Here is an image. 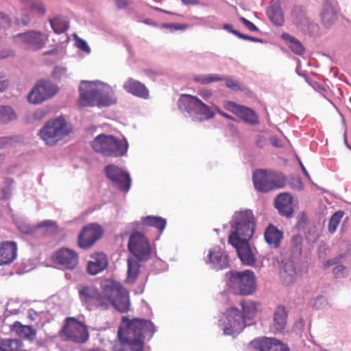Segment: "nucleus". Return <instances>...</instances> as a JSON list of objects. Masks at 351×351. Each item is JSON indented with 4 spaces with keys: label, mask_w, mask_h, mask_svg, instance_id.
<instances>
[{
    "label": "nucleus",
    "mask_w": 351,
    "mask_h": 351,
    "mask_svg": "<svg viewBox=\"0 0 351 351\" xmlns=\"http://www.w3.org/2000/svg\"><path fill=\"white\" fill-rule=\"evenodd\" d=\"M101 288L102 290L99 292L91 285H77V289L81 302L89 310L94 307L106 309L111 306L121 313L129 310V295L120 283L107 280L102 282Z\"/></svg>",
    "instance_id": "f257e3e1"
},
{
    "label": "nucleus",
    "mask_w": 351,
    "mask_h": 351,
    "mask_svg": "<svg viewBox=\"0 0 351 351\" xmlns=\"http://www.w3.org/2000/svg\"><path fill=\"white\" fill-rule=\"evenodd\" d=\"M155 332V326L150 320L138 318L129 320L123 317L118 331L120 345L115 346L114 351H143V339H150Z\"/></svg>",
    "instance_id": "f03ea898"
},
{
    "label": "nucleus",
    "mask_w": 351,
    "mask_h": 351,
    "mask_svg": "<svg viewBox=\"0 0 351 351\" xmlns=\"http://www.w3.org/2000/svg\"><path fill=\"white\" fill-rule=\"evenodd\" d=\"M79 91L78 102L81 106H109L117 101L112 87L99 80L82 81Z\"/></svg>",
    "instance_id": "7ed1b4c3"
},
{
    "label": "nucleus",
    "mask_w": 351,
    "mask_h": 351,
    "mask_svg": "<svg viewBox=\"0 0 351 351\" xmlns=\"http://www.w3.org/2000/svg\"><path fill=\"white\" fill-rule=\"evenodd\" d=\"M178 106L185 117H190L195 121H202L213 118L216 110L223 117L232 119L230 115L219 110L215 105L209 106L197 97L191 95H182L178 101Z\"/></svg>",
    "instance_id": "20e7f679"
},
{
    "label": "nucleus",
    "mask_w": 351,
    "mask_h": 351,
    "mask_svg": "<svg viewBox=\"0 0 351 351\" xmlns=\"http://www.w3.org/2000/svg\"><path fill=\"white\" fill-rule=\"evenodd\" d=\"M232 232L229 236V243H237V240L249 241L254 231L255 219L251 210L246 209L235 212L231 221Z\"/></svg>",
    "instance_id": "39448f33"
},
{
    "label": "nucleus",
    "mask_w": 351,
    "mask_h": 351,
    "mask_svg": "<svg viewBox=\"0 0 351 351\" xmlns=\"http://www.w3.org/2000/svg\"><path fill=\"white\" fill-rule=\"evenodd\" d=\"M93 150L104 156L120 157L125 155L128 143L125 138L119 139L112 135L101 134L91 143Z\"/></svg>",
    "instance_id": "423d86ee"
},
{
    "label": "nucleus",
    "mask_w": 351,
    "mask_h": 351,
    "mask_svg": "<svg viewBox=\"0 0 351 351\" xmlns=\"http://www.w3.org/2000/svg\"><path fill=\"white\" fill-rule=\"evenodd\" d=\"M71 126L62 117L48 121L39 130V136L49 146H53L68 136L71 132Z\"/></svg>",
    "instance_id": "0eeeda50"
},
{
    "label": "nucleus",
    "mask_w": 351,
    "mask_h": 351,
    "mask_svg": "<svg viewBox=\"0 0 351 351\" xmlns=\"http://www.w3.org/2000/svg\"><path fill=\"white\" fill-rule=\"evenodd\" d=\"M253 182L257 191L267 193L276 189L284 188L286 184V177L279 171L258 169L253 174Z\"/></svg>",
    "instance_id": "6e6552de"
},
{
    "label": "nucleus",
    "mask_w": 351,
    "mask_h": 351,
    "mask_svg": "<svg viewBox=\"0 0 351 351\" xmlns=\"http://www.w3.org/2000/svg\"><path fill=\"white\" fill-rule=\"evenodd\" d=\"M229 275L228 285L236 294L250 295L254 291L256 284L253 271L250 270L231 271Z\"/></svg>",
    "instance_id": "1a4fd4ad"
},
{
    "label": "nucleus",
    "mask_w": 351,
    "mask_h": 351,
    "mask_svg": "<svg viewBox=\"0 0 351 351\" xmlns=\"http://www.w3.org/2000/svg\"><path fill=\"white\" fill-rule=\"evenodd\" d=\"M218 326L225 335L234 336L243 330L246 324L240 311L237 308L231 307L222 314Z\"/></svg>",
    "instance_id": "9d476101"
},
{
    "label": "nucleus",
    "mask_w": 351,
    "mask_h": 351,
    "mask_svg": "<svg viewBox=\"0 0 351 351\" xmlns=\"http://www.w3.org/2000/svg\"><path fill=\"white\" fill-rule=\"evenodd\" d=\"M61 333L65 339L77 343H84L89 337L86 326L74 317L66 319Z\"/></svg>",
    "instance_id": "9b49d317"
},
{
    "label": "nucleus",
    "mask_w": 351,
    "mask_h": 351,
    "mask_svg": "<svg viewBox=\"0 0 351 351\" xmlns=\"http://www.w3.org/2000/svg\"><path fill=\"white\" fill-rule=\"evenodd\" d=\"M128 250L140 261H147L152 255L153 250L147 237L141 232L132 233L128 241Z\"/></svg>",
    "instance_id": "f8f14e48"
},
{
    "label": "nucleus",
    "mask_w": 351,
    "mask_h": 351,
    "mask_svg": "<svg viewBox=\"0 0 351 351\" xmlns=\"http://www.w3.org/2000/svg\"><path fill=\"white\" fill-rule=\"evenodd\" d=\"M58 92L56 84L49 81H40L32 89L28 95L30 103L38 104L54 96Z\"/></svg>",
    "instance_id": "ddd939ff"
},
{
    "label": "nucleus",
    "mask_w": 351,
    "mask_h": 351,
    "mask_svg": "<svg viewBox=\"0 0 351 351\" xmlns=\"http://www.w3.org/2000/svg\"><path fill=\"white\" fill-rule=\"evenodd\" d=\"M48 40V35L38 31L31 30L18 34L14 37V42L24 45L33 49H40L45 47Z\"/></svg>",
    "instance_id": "4468645a"
},
{
    "label": "nucleus",
    "mask_w": 351,
    "mask_h": 351,
    "mask_svg": "<svg viewBox=\"0 0 351 351\" xmlns=\"http://www.w3.org/2000/svg\"><path fill=\"white\" fill-rule=\"evenodd\" d=\"M105 172L107 178L121 191L128 192L130 190L131 178L128 172L114 165L106 166Z\"/></svg>",
    "instance_id": "2eb2a0df"
},
{
    "label": "nucleus",
    "mask_w": 351,
    "mask_h": 351,
    "mask_svg": "<svg viewBox=\"0 0 351 351\" xmlns=\"http://www.w3.org/2000/svg\"><path fill=\"white\" fill-rule=\"evenodd\" d=\"M279 268L280 277L286 285L294 283L300 275L298 263L290 257L280 258Z\"/></svg>",
    "instance_id": "dca6fc26"
},
{
    "label": "nucleus",
    "mask_w": 351,
    "mask_h": 351,
    "mask_svg": "<svg viewBox=\"0 0 351 351\" xmlns=\"http://www.w3.org/2000/svg\"><path fill=\"white\" fill-rule=\"evenodd\" d=\"M103 234L102 228L97 223H89L84 226L78 236V244L82 248L86 249L99 239Z\"/></svg>",
    "instance_id": "f3484780"
},
{
    "label": "nucleus",
    "mask_w": 351,
    "mask_h": 351,
    "mask_svg": "<svg viewBox=\"0 0 351 351\" xmlns=\"http://www.w3.org/2000/svg\"><path fill=\"white\" fill-rule=\"evenodd\" d=\"M204 261L206 265L216 271L226 269L229 266L228 255L219 246L209 249Z\"/></svg>",
    "instance_id": "a211bd4d"
},
{
    "label": "nucleus",
    "mask_w": 351,
    "mask_h": 351,
    "mask_svg": "<svg viewBox=\"0 0 351 351\" xmlns=\"http://www.w3.org/2000/svg\"><path fill=\"white\" fill-rule=\"evenodd\" d=\"M251 345L259 351H289L288 346L275 338L263 337L254 339Z\"/></svg>",
    "instance_id": "6ab92c4d"
},
{
    "label": "nucleus",
    "mask_w": 351,
    "mask_h": 351,
    "mask_svg": "<svg viewBox=\"0 0 351 351\" xmlns=\"http://www.w3.org/2000/svg\"><path fill=\"white\" fill-rule=\"evenodd\" d=\"M337 5L335 0H325L320 14L322 24L328 27L337 20Z\"/></svg>",
    "instance_id": "aec40b11"
},
{
    "label": "nucleus",
    "mask_w": 351,
    "mask_h": 351,
    "mask_svg": "<svg viewBox=\"0 0 351 351\" xmlns=\"http://www.w3.org/2000/svg\"><path fill=\"white\" fill-rule=\"evenodd\" d=\"M56 262L66 269H74L77 263V255L72 250L68 248H62L59 250L55 255Z\"/></svg>",
    "instance_id": "412c9836"
},
{
    "label": "nucleus",
    "mask_w": 351,
    "mask_h": 351,
    "mask_svg": "<svg viewBox=\"0 0 351 351\" xmlns=\"http://www.w3.org/2000/svg\"><path fill=\"white\" fill-rule=\"evenodd\" d=\"M237 241L236 244H230L236 248L241 261L245 265H252L255 263V257L252 249L249 246L248 241L237 239Z\"/></svg>",
    "instance_id": "4be33fe9"
},
{
    "label": "nucleus",
    "mask_w": 351,
    "mask_h": 351,
    "mask_svg": "<svg viewBox=\"0 0 351 351\" xmlns=\"http://www.w3.org/2000/svg\"><path fill=\"white\" fill-rule=\"evenodd\" d=\"M108 265V258L104 253H94L88 263L87 271L90 275H97L106 269Z\"/></svg>",
    "instance_id": "5701e85b"
},
{
    "label": "nucleus",
    "mask_w": 351,
    "mask_h": 351,
    "mask_svg": "<svg viewBox=\"0 0 351 351\" xmlns=\"http://www.w3.org/2000/svg\"><path fill=\"white\" fill-rule=\"evenodd\" d=\"M292 14L294 18V23L302 31L306 33H313L316 31L317 25L307 17L300 8H295Z\"/></svg>",
    "instance_id": "b1692460"
},
{
    "label": "nucleus",
    "mask_w": 351,
    "mask_h": 351,
    "mask_svg": "<svg viewBox=\"0 0 351 351\" xmlns=\"http://www.w3.org/2000/svg\"><path fill=\"white\" fill-rule=\"evenodd\" d=\"M275 206L282 215L291 217L293 213L292 196L289 193L279 194L276 198Z\"/></svg>",
    "instance_id": "393cba45"
},
{
    "label": "nucleus",
    "mask_w": 351,
    "mask_h": 351,
    "mask_svg": "<svg viewBox=\"0 0 351 351\" xmlns=\"http://www.w3.org/2000/svg\"><path fill=\"white\" fill-rule=\"evenodd\" d=\"M17 254V245L14 241H5L0 244V265L13 262Z\"/></svg>",
    "instance_id": "a878e982"
},
{
    "label": "nucleus",
    "mask_w": 351,
    "mask_h": 351,
    "mask_svg": "<svg viewBox=\"0 0 351 351\" xmlns=\"http://www.w3.org/2000/svg\"><path fill=\"white\" fill-rule=\"evenodd\" d=\"M125 90L133 95L147 99L149 91L144 84L132 78H129L123 84Z\"/></svg>",
    "instance_id": "bb28decb"
},
{
    "label": "nucleus",
    "mask_w": 351,
    "mask_h": 351,
    "mask_svg": "<svg viewBox=\"0 0 351 351\" xmlns=\"http://www.w3.org/2000/svg\"><path fill=\"white\" fill-rule=\"evenodd\" d=\"M287 323V313L284 307L278 306L274 314L273 324L270 326V330L276 333L281 332Z\"/></svg>",
    "instance_id": "cd10ccee"
},
{
    "label": "nucleus",
    "mask_w": 351,
    "mask_h": 351,
    "mask_svg": "<svg viewBox=\"0 0 351 351\" xmlns=\"http://www.w3.org/2000/svg\"><path fill=\"white\" fill-rule=\"evenodd\" d=\"M264 236L266 242L270 246L277 247L283 237V232L275 226L270 224L265 229Z\"/></svg>",
    "instance_id": "c85d7f7f"
},
{
    "label": "nucleus",
    "mask_w": 351,
    "mask_h": 351,
    "mask_svg": "<svg viewBox=\"0 0 351 351\" xmlns=\"http://www.w3.org/2000/svg\"><path fill=\"white\" fill-rule=\"evenodd\" d=\"M237 116L249 125H256L259 122L256 113L252 108L244 106H241Z\"/></svg>",
    "instance_id": "c756f323"
},
{
    "label": "nucleus",
    "mask_w": 351,
    "mask_h": 351,
    "mask_svg": "<svg viewBox=\"0 0 351 351\" xmlns=\"http://www.w3.org/2000/svg\"><path fill=\"white\" fill-rule=\"evenodd\" d=\"M13 330L21 337L32 341L36 335V331L32 327L27 325H22L19 322L13 324Z\"/></svg>",
    "instance_id": "7c9ffc66"
},
{
    "label": "nucleus",
    "mask_w": 351,
    "mask_h": 351,
    "mask_svg": "<svg viewBox=\"0 0 351 351\" xmlns=\"http://www.w3.org/2000/svg\"><path fill=\"white\" fill-rule=\"evenodd\" d=\"M270 20L277 25H281L284 21L282 10L278 2L273 3L267 10Z\"/></svg>",
    "instance_id": "2f4dec72"
},
{
    "label": "nucleus",
    "mask_w": 351,
    "mask_h": 351,
    "mask_svg": "<svg viewBox=\"0 0 351 351\" xmlns=\"http://www.w3.org/2000/svg\"><path fill=\"white\" fill-rule=\"evenodd\" d=\"M17 119V114L10 106L0 105V124H8Z\"/></svg>",
    "instance_id": "473e14b6"
},
{
    "label": "nucleus",
    "mask_w": 351,
    "mask_h": 351,
    "mask_svg": "<svg viewBox=\"0 0 351 351\" xmlns=\"http://www.w3.org/2000/svg\"><path fill=\"white\" fill-rule=\"evenodd\" d=\"M241 306L243 309V320L245 324L246 319H252L257 312L256 304L250 300H244L241 302Z\"/></svg>",
    "instance_id": "72a5a7b5"
},
{
    "label": "nucleus",
    "mask_w": 351,
    "mask_h": 351,
    "mask_svg": "<svg viewBox=\"0 0 351 351\" xmlns=\"http://www.w3.org/2000/svg\"><path fill=\"white\" fill-rule=\"evenodd\" d=\"M142 222L144 226L154 227L160 232H162L165 230L167 224L165 219L152 215L142 218Z\"/></svg>",
    "instance_id": "f704fd0d"
},
{
    "label": "nucleus",
    "mask_w": 351,
    "mask_h": 351,
    "mask_svg": "<svg viewBox=\"0 0 351 351\" xmlns=\"http://www.w3.org/2000/svg\"><path fill=\"white\" fill-rule=\"evenodd\" d=\"M51 27L55 33L60 34L64 32L69 27V23L66 17L56 16L49 20Z\"/></svg>",
    "instance_id": "c9c22d12"
},
{
    "label": "nucleus",
    "mask_w": 351,
    "mask_h": 351,
    "mask_svg": "<svg viewBox=\"0 0 351 351\" xmlns=\"http://www.w3.org/2000/svg\"><path fill=\"white\" fill-rule=\"evenodd\" d=\"M193 80L202 85L209 84L210 83L222 81L225 79L223 75L219 74H196L193 77Z\"/></svg>",
    "instance_id": "e433bc0d"
},
{
    "label": "nucleus",
    "mask_w": 351,
    "mask_h": 351,
    "mask_svg": "<svg viewBox=\"0 0 351 351\" xmlns=\"http://www.w3.org/2000/svg\"><path fill=\"white\" fill-rule=\"evenodd\" d=\"M138 260L134 258H128V277L127 280L133 282L137 278L139 273L140 265Z\"/></svg>",
    "instance_id": "4c0bfd02"
},
{
    "label": "nucleus",
    "mask_w": 351,
    "mask_h": 351,
    "mask_svg": "<svg viewBox=\"0 0 351 351\" xmlns=\"http://www.w3.org/2000/svg\"><path fill=\"white\" fill-rule=\"evenodd\" d=\"M311 306L316 310L327 309L332 306L331 303L328 301L326 296L317 295L313 298L311 301Z\"/></svg>",
    "instance_id": "58836bf2"
},
{
    "label": "nucleus",
    "mask_w": 351,
    "mask_h": 351,
    "mask_svg": "<svg viewBox=\"0 0 351 351\" xmlns=\"http://www.w3.org/2000/svg\"><path fill=\"white\" fill-rule=\"evenodd\" d=\"M21 138L14 136H1L0 137V149H7L16 147L21 143Z\"/></svg>",
    "instance_id": "ea45409f"
},
{
    "label": "nucleus",
    "mask_w": 351,
    "mask_h": 351,
    "mask_svg": "<svg viewBox=\"0 0 351 351\" xmlns=\"http://www.w3.org/2000/svg\"><path fill=\"white\" fill-rule=\"evenodd\" d=\"M343 216V213L341 211L336 212L332 215L328 222V231L330 233L332 234L337 230Z\"/></svg>",
    "instance_id": "a19ab883"
},
{
    "label": "nucleus",
    "mask_w": 351,
    "mask_h": 351,
    "mask_svg": "<svg viewBox=\"0 0 351 351\" xmlns=\"http://www.w3.org/2000/svg\"><path fill=\"white\" fill-rule=\"evenodd\" d=\"M320 234L321 230L319 228L311 226L306 232V239L309 243H314L319 239Z\"/></svg>",
    "instance_id": "79ce46f5"
},
{
    "label": "nucleus",
    "mask_w": 351,
    "mask_h": 351,
    "mask_svg": "<svg viewBox=\"0 0 351 351\" xmlns=\"http://www.w3.org/2000/svg\"><path fill=\"white\" fill-rule=\"evenodd\" d=\"M289 47L291 50L298 55H302L304 51L302 45L295 38L289 37Z\"/></svg>",
    "instance_id": "37998d69"
},
{
    "label": "nucleus",
    "mask_w": 351,
    "mask_h": 351,
    "mask_svg": "<svg viewBox=\"0 0 351 351\" xmlns=\"http://www.w3.org/2000/svg\"><path fill=\"white\" fill-rule=\"evenodd\" d=\"M14 181L12 179H8L5 181L4 186L0 190V199L8 198L12 189Z\"/></svg>",
    "instance_id": "c03bdc74"
},
{
    "label": "nucleus",
    "mask_w": 351,
    "mask_h": 351,
    "mask_svg": "<svg viewBox=\"0 0 351 351\" xmlns=\"http://www.w3.org/2000/svg\"><path fill=\"white\" fill-rule=\"evenodd\" d=\"M23 7V8L21 10V23L24 25H27L33 19L34 14L29 8H26L25 6Z\"/></svg>",
    "instance_id": "a18cd8bd"
},
{
    "label": "nucleus",
    "mask_w": 351,
    "mask_h": 351,
    "mask_svg": "<svg viewBox=\"0 0 351 351\" xmlns=\"http://www.w3.org/2000/svg\"><path fill=\"white\" fill-rule=\"evenodd\" d=\"M334 276L336 278H344L348 274V270L346 267L343 265H337L332 270Z\"/></svg>",
    "instance_id": "49530a36"
},
{
    "label": "nucleus",
    "mask_w": 351,
    "mask_h": 351,
    "mask_svg": "<svg viewBox=\"0 0 351 351\" xmlns=\"http://www.w3.org/2000/svg\"><path fill=\"white\" fill-rule=\"evenodd\" d=\"M38 228H45L49 232H53L56 230L57 226L55 221L51 220H45L38 225Z\"/></svg>",
    "instance_id": "de8ad7c7"
},
{
    "label": "nucleus",
    "mask_w": 351,
    "mask_h": 351,
    "mask_svg": "<svg viewBox=\"0 0 351 351\" xmlns=\"http://www.w3.org/2000/svg\"><path fill=\"white\" fill-rule=\"evenodd\" d=\"M43 315V312H37L34 309H29L27 311V317L31 320L36 322L37 324L41 322Z\"/></svg>",
    "instance_id": "09e8293b"
},
{
    "label": "nucleus",
    "mask_w": 351,
    "mask_h": 351,
    "mask_svg": "<svg viewBox=\"0 0 351 351\" xmlns=\"http://www.w3.org/2000/svg\"><path fill=\"white\" fill-rule=\"evenodd\" d=\"M223 80H226V85L228 88L234 90L241 89V85L239 84V81L236 80L235 79L231 77H225Z\"/></svg>",
    "instance_id": "8fccbe9b"
},
{
    "label": "nucleus",
    "mask_w": 351,
    "mask_h": 351,
    "mask_svg": "<svg viewBox=\"0 0 351 351\" xmlns=\"http://www.w3.org/2000/svg\"><path fill=\"white\" fill-rule=\"evenodd\" d=\"M223 106L226 110L232 112L235 115H237L241 105H237L232 101H226Z\"/></svg>",
    "instance_id": "3c124183"
},
{
    "label": "nucleus",
    "mask_w": 351,
    "mask_h": 351,
    "mask_svg": "<svg viewBox=\"0 0 351 351\" xmlns=\"http://www.w3.org/2000/svg\"><path fill=\"white\" fill-rule=\"evenodd\" d=\"M307 216L304 213H301L298 217L297 228L298 230H304L307 224Z\"/></svg>",
    "instance_id": "603ef678"
},
{
    "label": "nucleus",
    "mask_w": 351,
    "mask_h": 351,
    "mask_svg": "<svg viewBox=\"0 0 351 351\" xmlns=\"http://www.w3.org/2000/svg\"><path fill=\"white\" fill-rule=\"evenodd\" d=\"M303 241V238L300 234H295L291 239V243L295 247L297 251L301 250V246Z\"/></svg>",
    "instance_id": "864d4df0"
},
{
    "label": "nucleus",
    "mask_w": 351,
    "mask_h": 351,
    "mask_svg": "<svg viewBox=\"0 0 351 351\" xmlns=\"http://www.w3.org/2000/svg\"><path fill=\"white\" fill-rule=\"evenodd\" d=\"M10 18L5 13L0 11V27L6 28L10 27Z\"/></svg>",
    "instance_id": "5fc2aeb1"
},
{
    "label": "nucleus",
    "mask_w": 351,
    "mask_h": 351,
    "mask_svg": "<svg viewBox=\"0 0 351 351\" xmlns=\"http://www.w3.org/2000/svg\"><path fill=\"white\" fill-rule=\"evenodd\" d=\"M9 86V81L5 74L0 71V92L5 90Z\"/></svg>",
    "instance_id": "6e6d98bb"
},
{
    "label": "nucleus",
    "mask_w": 351,
    "mask_h": 351,
    "mask_svg": "<svg viewBox=\"0 0 351 351\" xmlns=\"http://www.w3.org/2000/svg\"><path fill=\"white\" fill-rule=\"evenodd\" d=\"M240 21L243 23V24L250 31L252 32H258V28L252 22L248 21L244 17H241Z\"/></svg>",
    "instance_id": "4d7b16f0"
},
{
    "label": "nucleus",
    "mask_w": 351,
    "mask_h": 351,
    "mask_svg": "<svg viewBox=\"0 0 351 351\" xmlns=\"http://www.w3.org/2000/svg\"><path fill=\"white\" fill-rule=\"evenodd\" d=\"M290 186L293 189L298 191L303 189V184L299 178H293L290 182Z\"/></svg>",
    "instance_id": "13d9d810"
},
{
    "label": "nucleus",
    "mask_w": 351,
    "mask_h": 351,
    "mask_svg": "<svg viewBox=\"0 0 351 351\" xmlns=\"http://www.w3.org/2000/svg\"><path fill=\"white\" fill-rule=\"evenodd\" d=\"M199 95L206 101H208L213 96V92L206 88H201L198 91Z\"/></svg>",
    "instance_id": "bf43d9fd"
},
{
    "label": "nucleus",
    "mask_w": 351,
    "mask_h": 351,
    "mask_svg": "<svg viewBox=\"0 0 351 351\" xmlns=\"http://www.w3.org/2000/svg\"><path fill=\"white\" fill-rule=\"evenodd\" d=\"M77 46L80 49L87 53H89L90 52V48L88 45L87 43L84 40H79L77 42Z\"/></svg>",
    "instance_id": "052dcab7"
},
{
    "label": "nucleus",
    "mask_w": 351,
    "mask_h": 351,
    "mask_svg": "<svg viewBox=\"0 0 351 351\" xmlns=\"http://www.w3.org/2000/svg\"><path fill=\"white\" fill-rule=\"evenodd\" d=\"M67 69L64 66H56L54 69V75L56 77H62L66 75Z\"/></svg>",
    "instance_id": "680f3d73"
},
{
    "label": "nucleus",
    "mask_w": 351,
    "mask_h": 351,
    "mask_svg": "<svg viewBox=\"0 0 351 351\" xmlns=\"http://www.w3.org/2000/svg\"><path fill=\"white\" fill-rule=\"evenodd\" d=\"M234 34L237 36L239 38L244 39V40H250V41H253V42H260L261 41V40L258 38H254V37H252L250 36H247V35L241 34L239 32H234Z\"/></svg>",
    "instance_id": "e2e57ef3"
},
{
    "label": "nucleus",
    "mask_w": 351,
    "mask_h": 351,
    "mask_svg": "<svg viewBox=\"0 0 351 351\" xmlns=\"http://www.w3.org/2000/svg\"><path fill=\"white\" fill-rule=\"evenodd\" d=\"M18 228L21 232L25 234H31L33 232L32 228L26 224L19 225Z\"/></svg>",
    "instance_id": "0e129e2a"
},
{
    "label": "nucleus",
    "mask_w": 351,
    "mask_h": 351,
    "mask_svg": "<svg viewBox=\"0 0 351 351\" xmlns=\"http://www.w3.org/2000/svg\"><path fill=\"white\" fill-rule=\"evenodd\" d=\"M131 3V0H117L116 5L118 8H124Z\"/></svg>",
    "instance_id": "69168bd1"
},
{
    "label": "nucleus",
    "mask_w": 351,
    "mask_h": 351,
    "mask_svg": "<svg viewBox=\"0 0 351 351\" xmlns=\"http://www.w3.org/2000/svg\"><path fill=\"white\" fill-rule=\"evenodd\" d=\"M327 247L325 244L321 245L318 248L319 257L320 258H324L326 256Z\"/></svg>",
    "instance_id": "338daca9"
},
{
    "label": "nucleus",
    "mask_w": 351,
    "mask_h": 351,
    "mask_svg": "<svg viewBox=\"0 0 351 351\" xmlns=\"http://www.w3.org/2000/svg\"><path fill=\"white\" fill-rule=\"evenodd\" d=\"M340 260V257H336L330 260H328L325 262L324 266L326 267H329L331 265L337 264Z\"/></svg>",
    "instance_id": "774afa93"
}]
</instances>
